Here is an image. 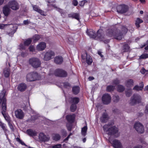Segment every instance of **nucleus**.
Segmentation results:
<instances>
[{
	"label": "nucleus",
	"mask_w": 148,
	"mask_h": 148,
	"mask_svg": "<svg viewBox=\"0 0 148 148\" xmlns=\"http://www.w3.org/2000/svg\"><path fill=\"white\" fill-rule=\"evenodd\" d=\"M86 62L88 65H90L91 64L92 60L91 56L86 53Z\"/></svg>",
	"instance_id": "b1692460"
},
{
	"label": "nucleus",
	"mask_w": 148,
	"mask_h": 148,
	"mask_svg": "<svg viewBox=\"0 0 148 148\" xmlns=\"http://www.w3.org/2000/svg\"><path fill=\"white\" fill-rule=\"evenodd\" d=\"M126 95L127 97L130 96L132 94V92L131 90H128L126 92Z\"/></svg>",
	"instance_id": "8fccbe9b"
},
{
	"label": "nucleus",
	"mask_w": 148,
	"mask_h": 148,
	"mask_svg": "<svg viewBox=\"0 0 148 148\" xmlns=\"http://www.w3.org/2000/svg\"><path fill=\"white\" fill-rule=\"evenodd\" d=\"M125 89L124 87L121 85L118 86L117 87V91L120 92L123 91Z\"/></svg>",
	"instance_id": "72a5a7b5"
},
{
	"label": "nucleus",
	"mask_w": 148,
	"mask_h": 148,
	"mask_svg": "<svg viewBox=\"0 0 148 148\" xmlns=\"http://www.w3.org/2000/svg\"><path fill=\"white\" fill-rule=\"evenodd\" d=\"M87 35L91 38L94 39L96 38L101 41H103L105 43H107L109 42V40H105L103 34L102 33V30L101 29L99 30L97 32V34L92 30H87L86 32Z\"/></svg>",
	"instance_id": "f03ea898"
},
{
	"label": "nucleus",
	"mask_w": 148,
	"mask_h": 148,
	"mask_svg": "<svg viewBox=\"0 0 148 148\" xmlns=\"http://www.w3.org/2000/svg\"><path fill=\"white\" fill-rule=\"evenodd\" d=\"M23 23L25 25H28L31 23V22L30 21H29L28 20H24L23 21Z\"/></svg>",
	"instance_id": "603ef678"
},
{
	"label": "nucleus",
	"mask_w": 148,
	"mask_h": 148,
	"mask_svg": "<svg viewBox=\"0 0 148 148\" xmlns=\"http://www.w3.org/2000/svg\"><path fill=\"white\" fill-rule=\"evenodd\" d=\"M27 88L26 85L24 83L19 84L18 85L17 87L18 90L21 92L25 91L26 89Z\"/></svg>",
	"instance_id": "aec40b11"
},
{
	"label": "nucleus",
	"mask_w": 148,
	"mask_h": 148,
	"mask_svg": "<svg viewBox=\"0 0 148 148\" xmlns=\"http://www.w3.org/2000/svg\"><path fill=\"white\" fill-rule=\"evenodd\" d=\"M0 126L3 129V130L5 131L6 130V129L5 127V125L2 122L0 121Z\"/></svg>",
	"instance_id": "c03bdc74"
},
{
	"label": "nucleus",
	"mask_w": 148,
	"mask_h": 148,
	"mask_svg": "<svg viewBox=\"0 0 148 148\" xmlns=\"http://www.w3.org/2000/svg\"><path fill=\"white\" fill-rule=\"evenodd\" d=\"M141 101V97L138 95L135 94L132 97L130 103L132 105H134L137 103H139Z\"/></svg>",
	"instance_id": "6e6552de"
},
{
	"label": "nucleus",
	"mask_w": 148,
	"mask_h": 148,
	"mask_svg": "<svg viewBox=\"0 0 148 148\" xmlns=\"http://www.w3.org/2000/svg\"><path fill=\"white\" fill-rule=\"evenodd\" d=\"M62 147V145L60 144H58L52 146V148H61Z\"/></svg>",
	"instance_id": "09e8293b"
},
{
	"label": "nucleus",
	"mask_w": 148,
	"mask_h": 148,
	"mask_svg": "<svg viewBox=\"0 0 148 148\" xmlns=\"http://www.w3.org/2000/svg\"><path fill=\"white\" fill-rule=\"evenodd\" d=\"M8 7L14 10H16L18 9L19 6L18 3L15 1H11L8 5Z\"/></svg>",
	"instance_id": "f8f14e48"
},
{
	"label": "nucleus",
	"mask_w": 148,
	"mask_h": 148,
	"mask_svg": "<svg viewBox=\"0 0 148 148\" xmlns=\"http://www.w3.org/2000/svg\"><path fill=\"white\" fill-rule=\"evenodd\" d=\"M126 86L127 87H131L134 85V81L132 79H129L127 80L125 83Z\"/></svg>",
	"instance_id": "cd10ccee"
},
{
	"label": "nucleus",
	"mask_w": 148,
	"mask_h": 148,
	"mask_svg": "<svg viewBox=\"0 0 148 148\" xmlns=\"http://www.w3.org/2000/svg\"><path fill=\"white\" fill-rule=\"evenodd\" d=\"M64 86L65 87H67V86H70V84L68 82H65L63 83Z\"/></svg>",
	"instance_id": "680f3d73"
},
{
	"label": "nucleus",
	"mask_w": 148,
	"mask_h": 148,
	"mask_svg": "<svg viewBox=\"0 0 148 148\" xmlns=\"http://www.w3.org/2000/svg\"><path fill=\"white\" fill-rule=\"evenodd\" d=\"M5 91L4 90L2 91L0 94V103L2 102V107H3V105L6 106V99L5 97Z\"/></svg>",
	"instance_id": "2eb2a0df"
},
{
	"label": "nucleus",
	"mask_w": 148,
	"mask_h": 148,
	"mask_svg": "<svg viewBox=\"0 0 148 148\" xmlns=\"http://www.w3.org/2000/svg\"><path fill=\"white\" fill-rule=\"evenodd\" d=\"M145 112L146 113H147L148 112V105H147L146 106V109Z\"/></svg>",
	"instance_id": "69168bd1"
},
{
	"label": "nucleus",
	"mask_w": 148,
	"mask_h": 148,
	"mask_svg": "<svg viewBox=\"0 0 148 148\" xmlns=\"http://www.w3.org/2000/svg\"><path fill=\"white\" fill-rule=\"evenodd\" d=\"M75 118V115L74 114L68 115L66 116V119L69 122L71 123H72L74 122Z\"/></svg>",
	"instance_id": "5701e85b"
},
{
	"label": "nucleus",
	"mask_w": 148,
	"mask_h": 148,
	"mask_svg": "<svg viewBox=\"0 0 148 148\" xmlns=\"http://www.w3.org/2000/svg\"><path fill=\"white\" fill-rule=\"evenodd\" d=\"M27 134L31 136H35L36 135V132L34 130L31 129L27 130L26 131Z\"/></svg>",
	"instance_id": "bb28decb"
},
{
	"label": "nucleus",
	"mask_w": 148,
	"mask_h": 148,
	"mask_svg": "<svg viewBox=\"0 0 148 148\" xmlns=\"http://www.w3.org/2000/svg\"><path fill=\"white\" fill-rule=\"evenodd\" d=\"M146 71V70L144 68H142L140 71L141 73L143 74H144Z\"/></svg>",
	"instance_id": "13d9d810"
},
{
	"label": "nucleus",
	"mask_w": 148,
	"mask_h": 148,
	"mask_svg": "<svg viewBox=\"0 0 148 148\" xmlns=\"http://www.w3.org/2000/svg\"><path fill=\"white\" fill-rule=\"evenodd\" d=\"M3 73L5 77H8L10 75V70L8 68H5L4 69Z\"/></svg>",
	"instance_id": "7c9ffc66"
},
{
	"label": "nucleus",
	"mask_w": 148,
	"mask_h": 148,
	"mask_svg": "<svg viewBox=\"0 0 148 148\" xmlns=\"http://www.w3.org/2000/svg\"><path fill=\"white\" fill-rule=\"evenodd\" d=\"M14 113L16 117L18 119H22L24 117V113L21 109H17L15 111Z\"/></svg>",
	"instance_id": "dca6fc26"
},
{
	"label": "nucleus",
	"mask_w": 148,
	"mask_h": 148,
	"mask_svg": "<svg viewBox=\"0 0 148 148\" xmlns=\"http://www.w3.org/2000/svg\"><path fill=\"white\" fill-rule=\"evenodd\" d=\"M115 88V87L113 86H109L107 87V90L108 91L110 92L113 91Z\"/></svg>",
	"instance_id": "c9c22d12"
},
{
	"label": "nucleus",
	"mask_w": 148,
	"mask_h": 148,
	"mask_svg": "<svg viewBox=\"0 0 148 148\" xmlns=\"http://www.w3.org/2000/svg\"><path fill=\"white\" fill-rule=\"evenodd\" d=\"M60 138V136L58 134H55L53 135V139L55 141H58Z\"/></svg>",
	"instance_id": "2f4dec72"
},
{
	"label": "nucleus",
	"mask_w": 148,
	"mask_h": 148,
	"mask_svg": "<svg viewBox=\"0 0 148 148\" xmlns=\"http://www.w3.org/2000/svg\"><path fill=\"white\" fill-rule=\"evenodd\" d=\"M20 49H25V46L23 44H21L20 45Z\"/></svg>",
	"instance_id": "052dcab7"
},
{
	"label": "nucleus",
	"mask_w": 148,
	"mask_h": 148,
	"mask_svg": "<svg viewBox=\"0 0 148 148\" xmlns=\"http://www.w3.org/2000/svg\"><path fill=\"white\" fill-rule=\"evenodd\" d=\"M40 38V36L38 35H35L34 36L33 38L32 39L33 40L34 42H36L37 40H38Z\"/></svg>",
	"instance_id": "58836bf2"
},
{
	"label": "nucleus",
	"mask_w": 148,
	"mask_h": 148,
	"mask_svg": "<svg viewBox=\"0 0 148 148\" xmlns=\"http://www.w3.org/2000/svg\"><path fill=\"white\" fill-rule=\"evenodd\" d=\"M46 47V44L44 42H41L36 46V49L39 51L43 50Z\"/></svg>",
	"instance_id": "6ab92c4d"
},
{
	"label": "nucleus",
	"mask_w": 148,
	"mask_h": 148,
	"mask_svg": "<svg viewBox=\"0 0 148 148\" xmlns=\"http://www.w3.org/2000/svg\"><path fill=\"white\" fill-rule=\"evenodd\" d=\"M66 127L68 130L69 131H71V130L72 127V125L71 123H67L66 125Z\"/></svg>",
	"instance_id": "a18cd8bd"
},
{
	"label": "nucleus",
	"mask_w": 148,
	"mask_h": 148,
	"mask_svg": "<svg viewBox=\"0 0 148 148\" xmlns=\"http://www.w3.org/2000/svg\"><path fill=\"white\" fill-rule=\"evenodd\" d=\"M29 51H33L34 50V47L33 46H30L29 48Z\"/></svg>",
	"instance_id": "5fc2aeb1"
},
{
	"label": "nucleus",
	"mask_w": 148,
	"mask_h": 148,
	"mask_svg": "<svg viewBox=\"0 0 148 148\" xmlns=\"http://www.w3.org/2000/svg\"><path fill=\"white\" fill-rule=\"evenodd\" d=\"M39 140L42 141L47 142L49 140V137L46 136L43 133H40L39 135Z\"/></svg>",
	"instance_id": "f3484780"
},
{
	"label": "nucleus",
	"mask_w": 148,
	"mask_h": 148,
	"mask_svg": "<svg viewBox=\"0 0 148 148\" xmlns=\"http://www.w3.org/2000/svg\"><path fill=\"white\" fill-rule=\"evenodd\" d=\"M73 92L75 95L77 94L79 92V88L78 86H74L73 88Z\"/></svg>",
	"instance_id": "c756f323"
},
{
	"label": "nucleus",
	"mask_w": 148,
	"mask_h": 148,
	"mask_svg": "<svg viewBox=\"0 0 148 148\" xmlns=\"http://www.w3.org/2000/svg\"><path fill=\"white\" fill-rule=\"evenodd\" d=\"M89 80L90 81L94 79V78L93 77H89L88 78Z\"/></svg>",
	"instance_id": "338daca9"
},
{
	"label": "nucleus",
	"mask_w": 148,
	"mask_h": 148,
	"mask_svg": "<svg viewBox=\"0 0 148 148\" xmlns=\"http://www.w3.org/2000/svg\"><path fill=\"white\" fill-rule=\"evenodd\" d=\"M133 148H143L141 145H138L134 147Z\"/></svg>",
	"instance_id": "0e129e2a"
},
{
	"label": "nucleus",
	"mask_w": 148,
	"mask_h": 148,
	"mask_svg": "<svg viewBox=\"0 0 148 148\" xmlns=\"http://www.w3.org/2000/svg\"><path fill=\"white\" fill-rule=\"evenodd\" d=\"M55 75L58 76L64 77L67 76V73L66 71L64 70L57 69L55 71Z\"/></svg>",
	"instance_id": "9b49d317"
},
{
	"label": "nucleus",
	"mask_w": 148,
	"mask_h": 148,
	"mask_svg": "<svg viewBox=\"0 0 148 148\" xmlns=\"http://www.w3.org/2000/svg\"><path fill=\"white\" fill-rule=\"evenodd\" d=\"M146 46L145 47V49L146 50H148V44H147L146 42V44H145L144 45H143L142 47H141L143 48V47L145 46Z\"/></svg>",
	"instance_id": "4d7b16f0"
},
{
	"label": "nucleus",
	"mask_w": 148,
	"mask_h": 148,
	"mask_svg": "<svg viewBox=\"0 0 148 148\" xmlns=\"http://www.w3.org/2000/svg\"><path fill=\"white\" fill-rule=\"evenodd\" d=\"M9 25V24H0V28L1 29H3V28L4 27L5 25Z\"/></svg>",
	"instance_id": "bf43d9fd"
},
{
	"label": "nucleus",
	"mask_w": 148,
	"mask_h": 148,
	"mask_svg": "<svg viewBox=\"0 0 148 148\" xmlns=\"http://www.w3.org/2000/svg\"><path fill=\"white\" fill-rule=\"evenodd\" d=\"M127 31V28L123 27L122 28L123 33L122 34L119 31L115 30L114 31L112 29H109L107 31V33L108 36L110 37H113L117 40H120L122 38L123 34H125Z\"/></svg>",
	"instance_id": "f257e3e1"
},
{
	"label": "nucleus",
	"mask_w": 148,
	"mask_h": 148,
	"mask_svg": "<svg viewBox=\"0 0 148 148\" xmlns=\"http://www.w3.org/2000/svg\"><path fill=\"white\" fill-rule=\"evenodd\" d=\"M33 8L34 10L38 12L41 15L43 16L45 15V13L43 11L39 9L38 7L36 5H34L33 6Z\"/></svg>",
	"instance_id": "4be33fe9"
},
{
	"label": "nucleus",
	"mask_w": 148,
	"mask_h": 148,
	"mask_svg": "<svg viewBox=\"0 0 148 148\" xmlns=\"http://www.w3.org/2000/svg\"><path fill=\"white\" fill-rule=\"evenodd\" d=\"M102 99L103 103L107 104L111 102V97L108 94H105L103 96Z\"/></svg>",
	"instance_id": "4468645a"
},
{
	"label": "nucleus",
	"mask_w": 148,
	"mask_h": 148,
	"mask_svg": "<svg viewBox=\"0 0 148 148\" xmlns=\"http://www.w3.org/2000/svg\"><path fill=\"white\" fill-rule=\"evenodd\" d=\"M9 125L12 130H13L14 129L13 127L12 124L10 123V121L8 122Z\"/></svg>",
	"instance_id": "6e6d98bb"
},
{
	"label": "nucleus",
	"mask_w": 148,
	"mask_h": 148,
	"mask_svg": "<svg viewBox=\"0 0 148 148\" xmlns=\"http://www.w3.org/2000/svg\"><path fill=\"white\" fill-rule=\"evenodd\" d=\"M32 41V40L31 39L29 38L27 39L24 42L25 45L26 46L29 45L31 43Z\"/></svg>",
	"instance_id": "a19ab883"
},
{
	"label": "nucleus",
	"mask_w": 148,
	"mask_h": 148,
	"mask_svg": "<svg viewBox=\"0 0 148 148\" xmlns=\"http://www.w3.org/2000/svg\"><path fill=\"white\" fill-rule=\"evenodd\" d=\"M77 106L75 104H72L71 107V111L72 112H74L76 110Z\"/></svg>",
	"instance_id": "4c0bfd02"
},
{
	"label": "nucleus",
	"mask_w": 148,
	"mask_h": 148,
	"mask_svg": "<svg viewBox=\"0 0 148 148\" xmlns=\"http://www.w3.org/2000/svg\"><path fill=\"white\" fill-rule=\"evenodd\" d=\"M123 48L125 49V51H128L129 49V47L127 44H125L123 46Z\"/></svg>",
	"instance_id": "de8ad7c7"
},
{
	"label": "nucleus",
	"mask_w": 148,
	"mask_h": 148,
	"mask_svg": "<svg viewBox=\"0 0 148 148\" xmlns=\"http://www.w3.org/2000/svg\"><path fill=\"white\" fill-rule=\"evenodd\" d=\"M120 81L117 79L114 80L113 81V84L114 85H117L120 83Z\"/></svg>",
	"instance_id": "49530a36"
},
{
	"label": "nucleus",
	"mask_w": 148,
	"mask_h": 148,
	"mask_svg": "<svg viewBox=\"0 0 148 148\" xmlns=\"http://www.w3.org/2000/svg\"><path fill=\"white\" fill-rule=\"evenodd\" d=\"M143 22V21L139 18H137L135 21V25L137 27H140L139 24Z\"/></svg>",
	"instance_id": "c85d7f7f"
},
{
	"label": "nucleus",
	"mask_w": 148,
	"mask_h": 148,
	"mask_svg": "<svg viewBox=\"0 0 148 148\" xmlns=\"http://www.w3.org/2000/svg\"><path fill=\"white\" fill-rule=\"evenodd\" d=\"M29 62V64L35 68L39 67L41 64L40 60L36 58H33L30 59Z\"/></svg>",
	"instance_id": "39448f33"
},
{
	"label": "nucleus",
	"mask_w": 148,
	"mask_h": 148,
	"mask_svg": "<svg viewBox=\"0 0 148 148\" xmlns=\"http://www.w3.org/2000/svg\"><path fill=\"white\" fill-rule=\"evenodd\" d=\"M16 140L21 144L23 145H25L27 146L25 144L24 142L21 140L20 138H16Z\"/></svg>",
	"instance_id": "37998d69"
},
{
	"label": "nucleus",
	"mask_w": 148,
	"mask_h": 148,
	"mask_svg": "<svg viewBox=\"0 0 148 148\" xmlns=\"http://www.w3.org/2000/svg\"><path fill=\"white\" fill-rule=\"evenodd\" d=\"M109 142L114 148H123L122 144L120 140L116 139L112 140L109 139Z\"/></svg>",
	"instance_id": "423d86ee"
},
{
	"label": "nucleus",
	"mask_w": 148,
	"mask_h": 148,
	"mask_svg": "<svg viewBox=\"0 0 148 148\" xmlns=\"http://www.w3.org/2000/svg\"><path fill=\"white\" fill-rule=\"evenodd\" d=\"M10 8L8 5L3 7V12L5 16H7L10 14L11 11Z\"/></svg>",
	"instance_id": "a211bd4d"
},
{
	"label": "nucleus",
	"mask_w": 148,
	"mask_h": 148,
	"mask_svg": "<svg viewBox=\"0 0 148 148\" xmlns=\"http://www.w3.org/2000/svg\"><path fill=\"white\" fill-rule=\"evenodd\" d=\"M73 18H75L78 21H79V15L77 13H74Z\"/></svg>",
	"instance_id": "79ce46f5"
},
{
	"label": "nucleus",
	"mask_w": 148,
	"mask_h": 148,
	"mask_svg": "<svg viewBox=\"0 0 148 148\" xmlns=\"http://www.w3.org/2000/svg\"><path fill=\"white\" fill-rule=\"evenodd\" d=\"M108 119V117L107 114L106 113H103L101 117V120L102 122L105 123L106 122Z\"/></svg>",
	"instance_id": "a878e982"
},
{
	"label": "nucleus",
	"mask_w": 148,
	"mask_h": 148,
	"mask_svg": "<svg viewBox=\"0 0 148 148\" xmlns=\"http://www.w3.org/2000/svg\"><path fill=\"white\" fill-rule=\"evenodd\" d=\"M54 53L51 51H48L44 55L43 59L45 61H48L52 59L54 56Z\"/></svg>",
	"instance_id": "1a4fd4ad"
},
{
	"label": "nucleus",
	"mask_w": 148,
	"mask_h": 148,
	"mask_svg": "<svg viewBox=\"0 0 148 148\" xmlns=\"http://www.w3.org/2000/svg\"><path fill=\"white\" fill-rule=\"evenodd\" d=\"M27 81L29 82L39 80L40 79V75L36 72H32L27 74L26 77Z\"/></svg>",
	"instance_id": "20e7f679"
},
{
	"label": "nucleus",
	"mask_w": 148,
	"mask_h": 148,
	"mask_svg": "<svg viewBox=\"0 0 148 148\" xmlns=\"http://www.w3.org/2000/svg\"><path fill=\"white\" fill-rule=\"evenodd\" d=\"M87 130V126H85L82 128V134L83 136H85L86 135Z\"/></svg>",
	"instance_id": "f704fd0d"
},
{
	"label": "nucleus",
	"mask_w": 148,
	"mask_h": 148,
	"mask_svg": "<svg viewBox=\"0 0 148 148\" xmlns=\"http://www.w3.org/2000/svg\"><path fill=\"white\" fill-rule=\"evenodd\" d=\"M140 86L138 85L135 86L133 88V90L137 91L142 90L144 87V84L143 82L140 83Z\"/></svg>",
	"instance_id": "393cba45"
},
{
	"label": "nucleus",
	"mask_w": 148,
	"mask_h": 148,
	"mask_svg": "<svg viewBox=\"0 0 148 148\" xmlns=\"http://www.w3.org/2000/svg\"><path fill=\"white\" fill-rule=\"evenodd\" d=\"M98 54L101 56V57H103V56L101 54V52L100 51H98Z\"/></svg>",
	"instance_id": "774afa93"
},
{
	"label": "nucleus",
	"mask_w": 148,
	"mask_h": 148,
	"mask_svg": "<svg viewBox=\"0 0 148 148\" xmlns=\"http://www.w3.org/2000/svg\"><path fill=\"white\" fill-rule=\"evenodd\" d=\"M134 127L139 133H143L144 132V129L143 125L138 122L135 123L134 125Z\"/></svg>",
	"instance_id": "0eeeda50"
},
{
	"label": "nucleus",
	"mask_w": 148,
	"mask_h": 148,
	"mask_svg": "<svg viewBox=\"0 0 148 148\" xmlns=\"http://www.w3.org/2000/svg\"><path fill=\"white\" fill-rule=\"evenodd\" d=\"M74 14V13H72L71 14H69L68 15V16L70 18L71 17L73 18Z\"/></svg>",
	"instance_id": "e2e57ef3"
},
{
	"label": "nucleus",
	"mask_w": 148,
	"mask_h": 148,
	"mask_svg": "<svg viewBox=\"0 0 148 148\" xmlns=\"http://www.w3.org/2000/svg\"><path fill=\"white\" fill-rule=\"evenodd\" d=\"M71 101L73 104H77L79 101V99L78 97H73L71 98Z\"/></svg>",
	"instance_id": "473e14b6"
},
{
	"label": "nucleus",
	"mask_w": 148,
	"mask_h": 148,
	"mask_svg": "<svg viewBox=\"0 0 148 148\" xmlns=\"http://www.w3.org/2000/svg\"><path fill=\"white\" fill-rule=\"evenodd\" d=\"M119 97L117 95L114 96L113 97V100L115 103L119 101Z\"/></svg>",
	"instance_id": "e433bc0d"
},
{
	"label": "nucleus",
	"mask_w": 148,
	"mask_h": 148,
	"mask_svg": "<svg viewBox=\"0 0 148 148\" xmlns=\"http://www.w3.org/2000/svg\"><path fill=\"white\" fill-rule=\"evenodd\" d=\"M128 10L127 6L124 4L119 5L117 8V12L121 13H125Z\"/></svg>",
	"instance_id": "9d476101"
},
{
	"label": "nucleus",
	"mask_w": 148,
	"mask_h": 148,
	"mask_svg": "<svg viewBox=\"0 0 148 148\" xmlns=\"http://www.w3.org/2000/svg\"><path fill=\"white\" fill-rule=\"evenodd\" d=\"M5 106L4 104L3 107H2L1 113L5 120L8 123L10 121V118L9 115L6 113V106Z\"/></svg>",
	"instance_id": "ddd939ff"
},
{
	"label": "nucleus",
	"mask_w": 148,
	"mask_h": 148,
	"mask_svg": "<svg viewBox=\"0 0 148 148\" xmlns=\"http://www.w3.org/2000/svg\"><path fill=\"white\" fill-rule=\"evenodd\" d=\"M87 2V1L86 0H83L81 1L79 3V5L81 6H83L84 4Z\"/></svg>",
	"instance_id": "3c124183"
},
{
	"label": "nucleus",
	"mask_w": 148,
	"mask_h": 148,
	"mask_svg": "<svg viewBox=\"0 0 148 148\" xmlns=\"http://www.w3.org/2000/svg\"><path fill=\"white\" fill-rule=\"evenodd\" d=\"M72 3L73 5L75 6H77L78 4V2L76 0H73Z\"/></svg>",
	"instance_id": "864d4df0"
},
{
	"label": "nucleus",
	"mask_w": 148,
	"mask_h": 148,
	"mask_svg": "<svg viewBox=\"0 0 148 148\" xmlns=\"http://www.w3.org/2000/svg\"><path fill=\"white\" fill-rule=\"evenodd\" d=\"M54 61V62L57 64H61L63 61V58L62 56H58L55 58Z\"/></svg>",
	"instance_id": "412c9836"
},
{
	"label": "nucleus",
	"mask_w": 148,
	"mask_h": 148,
	"mask_svg": "<svg viewBox=\"0 0 148 148\" xmlns=\"http://www.w3.org/2000/svg\"><path fill=\"white\" fill-rule=\"evenodd\" d=\"M113 124V123H112L111 125H104L103 127V130L109 135H115V136L117 137L119 136L118 129L115 126H111Z\"/></svg>",
	"instance_id": "7ed1b4c3"
},
{
	"label": "nucleus",
	"mask_w": 148,
	"mask_h": 148,
	"mask_svg": "<svg viewBox=\"0 0 148 148\" xmlns=\"http://www.w3.org/2000/svg\"><path fill=\"white\" fill-rule=\"evenodd\" d=\"M147 58H148V53L143 54L139 57L140 59H145Z\"/></svg>",
	"instance_id": "ea45409f"
}]
</instances>
